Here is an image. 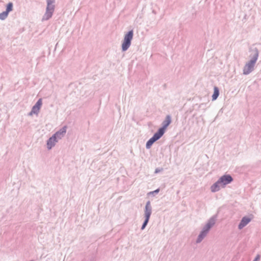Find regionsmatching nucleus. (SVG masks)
Returning a JSON list of instances; mask_svg holds the SVG:
<instances>
[{
    "mask_svg": "<svg viewBox=\"0 0 261 261\" xmlns=\"http://www.w3.org/2000/svg\"><path fill=\"white\" fill-rule=\"evenodd\" d=\"M258 56V50L257 48H255L249 55L250 60L245 63L243 67V74L244 75H248L254 70Z\"/></svg>",
    "mask_w": 261,
    "mask_h": 261,
    "instance_id": "1",
    "label": "nucleus"
},
{
    "mask_svg": "<svg viewBox=\"0 0 261 261\" xmlns=\"http://www.w3.org/2000/svg\"><path fill=\"white\" fill-rule=\"evenodd\" d=\"M217 219L216 216H213L211 217L203 226L201 231L198 234L196 241L197 244L201 243L202 240L207 236L211 229L214 226Z\"/></svg>",
    "mask_w": 261,
    "mask_h": 261,
    "instance_id": "2",
    "label": "nucleus"
},
{
    "mask_svg": "<svg viewBox=\"0 0 261 261\" xmlns=\"http://www.w3.org/2000/svg\"><path fill=\"white\" fill-rule=\"evenodd\" d=\"M55 0H46L45 12L42 16L41 21H46L51 18L55 9Z\"/></svg>",
    "mask_w": 261,
    "mask_h": 261,
    "instance_id": "3",
    "label": "nucleus"
},
{
    "mask_svg": "<svg viewBox=\"0 0 261 261\" xmlns=\"http://www.w3.org/2000/svg\"><path fill=\"white\" fill-rule=\"evenodd\" d=\"M133 30L128 31L125 35L122 44V50L125 51L130 47L133 38Z\"/></svg>",
    "mask_w": 261,
    "mask_h": 261,
    "instance_id": "4",
    "label": "nucleus"
},
{
    "mask_svg": "<svg viewBox=\"0 0 261 261\" xmlns=\"http://www.w3.org/2000/svg\"><path fill=\"white\" fill-rule=\"evenodd\" d=\"M218 180L221 185H222V188H225L227 185L233 181V178L229 174H224L221 176Z\"/></svg>",
    "mask_w": 261,
    "mask_h": 261,
    "instance_id": "5",
    "label": "nucleus"
},
{
    "mask_svg": "<svg viewBox=\"0 0 261 261\" xmlns=\"http://www.w3.org/2000/svg\"><path fill=\"white\" fill-rule=\"evenodd\" d=\"M42 99L40 98L38 100L35 105L32 107V110L31 112L28 114V115L32 116L33 114L38 115L39 112V110L41 108V107L42 106Z\"/></svg>",
    "mask_w": 261,
    "mask_h": 261,
    "instance_id": "6",
    "label": "nucleus"
},
{
    "mask_svg": "<svg viewBox=\"0 0 261 261\" xmlns=\"http://www.w3.org/2000/svg\"><path fill=\"white\" fill-rule=\"evenodd\" d=\"M66 132V126H64L59 130L55 133L53 136L58 141L61 140L65 135Z\"/></svg>",
    "mask_w": 261,
    "mask_h": 261,
    "instance_id": "7",
    "label": "nucleus"
},
{
    "mask_svg": "<svg viewBox=\"0 0 261 261\" xmlns=\"http://www.w3.org/2000/svg\"><path fill=\"white\" fill-rule=\"evenodd\" d=\"M152 213V207L150 201H148L145 205L144 211L145 218L149 219Z\"/></svg>",
    "mask_w": 261,
    "mask_h": 261,
    "instance_id": "8",
    "label": "nucleus"
},
{
    "mask_svg": "<svg viewBox=\"0 0 261 261\" xmlns=\"http://www.w3.org/2000/svg\"><path fill=\"white\" fill-rule=\"evenodd\" d=\"M251 219L246 216H245L242 218L238 225V228L240 230L243 229L244 227H245L250 221Z\"/></svg>",
    "mask_w": 261,
    "mask_h": 261,
    "instance_id": "9",
    "label": "nucleus"
},
{
    "mask_svg": "<svg viewBox=\"0 0 261 261\" xmlns=\"http://www.w3.org/2000/svg\"><path fill=\"white\" fill-rule=\"evenodd\" d=\"M171 122V117L168 115L166 116L165 119L162 122V126L160 128L161 129L165 132L166 128L169 125Z\"/></svg>",
    "mask_w": 261,
    "mask_h": 261,
    "instance_id": "10",
    "label": "nucleus"
},
{
    "mask_svg": "<svg viewBox=\"0 0 261 261\" xmlns=\"http://www.w3.org/2000/svg\"><path fill=\"white\" fill-rule=\"evenodd\" d=\"M58 141L53 137V136L50 137L47 141V148L48 150L51 149L53 147H54Z\"/></svg>",
    "mask_w": 261,
    "mask_h": 261,
    "instance_id": "11",
    "label": "nucleus"
},
{
    "mask_svg": "<svg viewBox=\"0 0 261 261\" xmlns=\"http://www.w3.org/2000/svg\"><path fill=\"white\" fill-rule=\"evenodd\" d=\"M221 187H222V185H221L219 180H218L216 182L211 186V191L213 193L218 192L220 190Z\"/></svg>",
    "mask_w": 261,
    "mask_h": 261,
    "instance_id": "12",
    "label": "nucleus"
},
{
    "mask_svg": "<svg viewBox=\"0 0 261 261\" xmlns=\"http://www.w3.org/2000/svg\"><path fill=\"white\" fill-rule=\"evenodd\" d=\"M165 132L161 129L160 128L158 129L157 132H156L153 136L152 137L153 140H154L155 141H158L159 140L164 134Z\"/></svg>",
    "mask_w": 261,
    "mask_h": 261,
    "instance_id": "13",
    "label": "nucleus"
},
{
    "mask_svg": "<svg viewBox=\"0 0 261 261\" xmlns=\"http://www.w3.org/2000/svg\"><path fill=\"white\" fill-rule=\"evenodd\" d=\"M219 95V89L217 87H214V93L212 95V100H215Z\"/></svg>",
    "mask_w": 261,
    "mask_h": 261,
    "instance_id": "14",
    "label": "nucleus"
},
{
    "mask_svg": "<svg viewBox=\"0 0 261 261\" xmlns=\"http://www.w3.org/2000/svg\"><path fill=\"white\" fill-rule=\"evenodd\" d=\"M155 141H154V140L153 139V138L151 137V138H150L148 141L146 142V148L147 149H149L150 148L151 146H152V145L155 142Z\"/></svg>",
    "mask_w": 261,
    "mask_h": 261,
    "instance_id": "15",
    "label": "nucleus"
},
{
    "mask_svg": "<svg viewBox=\"0 0 261 261\" xmlns=\"http://www.w3.org/2000/svg\"><path fill=\"white\" fill-rule=\"evenodd\" d=\"M13 9V4L12 3H9L7 5L6 10L5 12H6L8 14Z\"/></svg>",
    "mask_w": 261,
    "mask_h": 261,
    "instance_id": "16",
    "label": "nucleus"
},
{
    "mask_svg": "<svg viewBox=\"0 0 261 261\" xmlns=\"http://www.w3.org/2000/svg\"><path fill=\"white\" fill-rule=\"evenodd\" d=\"M8 14L4 11L2 13H0V20H4L8 17Z\"/></svg>",
    "mask_w": 261,
    "mask_h": 261,
    "instance_id": "17",
    "label": "nucleus"
},
{
    "mask_svg": "<svg viewBox=\"0 0 261 261\" xmlns=\"http://www.w3.org/2000/svg\"><path fill=\"white\" fill-rule=\"evenodd\" d=\"M149 220V219L145 218V220L144 221V222H143V223L142 225L141 228V230H143L145 229V227L146 226V225H147V224L148 223Z\"/></svg>",
    "mask_w": 261,
    "mask_h": 261,
    "instance_id": "18",
    "label": "nucleus"
},
{
    "mask_svg": "<svg viewBox=\"0 0 261 261\" xmlns=\"http://www.w3.org/2000/svg\"><path fill=\"white\" fill-rule=\"evenodd\" d=\"M260 258V256L259 254H257L255 256V258L253 259V261H259Z\"/></svg>",
    "mask_w": 261,
    "mask_h": 261,
    "instance_id": "19",
    "label": "nucleus"
},
{
    "mask_svg": "<svg viewBox=\"0 0 261 261\" xmlns=\"http://www.w3.org/2000/svg\"><path fill=\"white\" fill-rule=\"evenodd\" d=\"M163 170V168H156L154 171L155 173H158Z\"/></svg>",
    "mask_w": 261,
    "mask_h": 261,
    "instance_id": "20",
    "label": "nucleus"
},
{
    "mask_svg": "<svg viewBox=\"0 0 261 261\" xmlns=\"http://www.w3.org/2000/svg\"><path fill=\"white\" fill-rule=\"evenodd\" d=\"M160 190L159 189L154 190V191H153L152 193H158L159 192Z\"/></svg>",
    "mask_w": 261,
    "mask_h": 261,
    "instance_id": "21",
    "label": "nucleus"
}]
</instances>
